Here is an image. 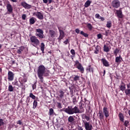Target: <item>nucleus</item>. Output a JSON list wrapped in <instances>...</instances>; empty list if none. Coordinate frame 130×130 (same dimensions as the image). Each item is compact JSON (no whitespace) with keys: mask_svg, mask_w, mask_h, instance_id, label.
I'll use <instances>...</instances> for the list:
<instances>
[{"mask_svg":"<svg viewBox=\"0 0 130 130\" xmlns=\"http://www.w3.org/2000/svg\"><path fill=\"white\" fill-rule=\"evenodd\" d=\"M38 77L42 83H43V77H48L49 74L46 73V68L42 64L40 65L37 70Z\"/></svg>","mask_w":130,"mask_h":130,"instance_id":"f257e3e1","label":"nucleus"},{"mask_svg":"<svg viewBox=\"0 0 130 130\" xmlns=\"http://www.w3.org/2000/svg\"><path fill=\"white\" fill-rule=\"evenodd\" d=\"M63 111L68 113V114H77V113H81V111L78 107L75 106L74 108L72 106H68L67 108L63 109Z\"/></svg>","mask_w":130,"mask_h":130,"instance_id":"f03ea898","label":"nucleus"},{"mask_svg":"<svg viewBox=\"0 0 130 130\" xmlns=\"http://www.w3.org/2000/svg\"><path fill=\"white\" fill-rule=\"evenodd\" d=\"M30 42L31 43V45L32 46H34L35 47H36L37 46H38L40 44V41L38 39H37V37L35 36H32L30 37Z\"/></svg>","mask_w":130,"mask_h":130,"instance_id":"7ed1b4c3","label":"nucleus"},{"mask_svg":"<svg viewBox=\"0 0 130 130\" xmlns=\"http://www.w3.org/2000/svg\"><path fill=\"white\" fill-rule=\"evenodd\" d=\"M18 81L21 85V86H22V87H21V89L22 90H23L24 91H25V90L26 89V88L25 87V84H26V82L28 81V78H27L25 76H22L21 77H20L18 79Z\"/></svg>","mask_w":130,"mask_h":130,"instance_id":"20e7f679","label":"nucleus"},{"mask_svg":"<svg viewBox=\"0 0 130 130\" xmlns=\"http://www.w3.org/2000/svg\"><path fill=\"white\" fill-rule=\"evenodd\" d=\"M74 62V67H75L76 69H78L79 72H80L81 74H84L85 70L84 69V67H83L82 64L80 63L79 60H77L75 61Z\"/></svg>","mask_w":130,"mask_h":130,"instance_id":"39448f33","label":"nucleus"},{"mask_svg":"<svg viewBox=\"0 0 130 130\" xmlns=\"http://www.w3.org/2000/svg\"><path fill=\"white\" fill-rule=\"evenodd\" d=\"M36 36H37L40 39H43V38H44V35L43 34L44 32L42 29L40 28L36 29Z\"/></svg>","mask_w":130,"mask_h":130,"instance_id":"423d86ee","label":"nucleus"},{"mask_svg":"<svg viewBox=\"0 0 130 130\" xmlns=\"http://www.w3.org/2000/svg\"><path fill=\"white\" fill-rule=\"evenodd\" d=\"M58 30L59 32V37L58 38V40L60 41V40L64 38V32L63 31V30L61 29V27H60L58 26Z\"/></svg>","mask_w":130,"mask_h":130,"instance_id":"0eeeda50","label":"nucleus"},{"mask_svg":"<svg viewBox=\"0 0 130 130\" xmlns=\"http://www.w3.org/2000/svg\"><path fill=\"white\" fill-rule=\"evenodd\" d=\"M32 16H36L39 20H43L44 19V16H43V13L40 12H35L32 14Z\"/></svg>","mask_w":130,"mask_h":130,"instance_id":"6e6552de","label":"nucleus"},{"mask_svg":"<svg viewBox=\"0 0 130 130\" xmlns=\"http://www.w3.org/2000/svg\"><path fill=\"white\" fill-rule=\"evenodd\" d=\"M112 7L114 9H117L120 7V2L118 0H114L112 2Z\"/></svg>","mask_w":130,"mask_h":130,"instance_id":"1a4fd4ad","label":"nucleus"},{"mask_svg":"<svg viewBox=\"0 0 130 130\" xmlns=\"http://www.w3.org/2000/svg\"><path fill=\"white\" fill-rule=\"evenodd\" d=\"M84 127L86 130L93 129V126L89 122L85 121L84 122Z\"/></svg>","mask_w":130,"mask_h":130,"instance_id":"9d476101","label":"nucleus"},{"mask_svg":"<svg viewBox=\"0 0 130 130\" xmlns=\"http://www.w3.org/2000/svg\"><path fill=\"white\" fill-rule=\"evenodd\" d=\"M74 117H76L75 116H70L68 117V122L71 123L72 125H75L76 124V121H75Z\"/></svg>","mask_w":130,"mask_h":130,"instance_id":"9b49d317","label":"nucleus"},{"mask_svg":"<svg viewBox=\"0 0 130 130\" xmlns=\"http://www.w3.org/2000/svg\"><path fill=\"white\" fill-rule=\"evenodd\" d=\"M14 77H15V74L12 71H9L8 73V80L9 81H13Z\"/></svg>","mask_w":130,"mask_h":130,"instance_id":"f8f14e48","label":"nucleus"},{"mask_svg":"<svg viewBox=\"0 0 130 130\" xmlns=\"http://www.w3.org/2000/svg\"><path fill=\"white\" fill-rule=\"evenodd\" d=\"M21 6L24 8V9H31L32 8V6L27 4L25 2H21Z\"/></svg>","mask_w":130,"mask_h":130,"instance_id":"ddd939ff","label":"nucleus"},{"mask_svg":"<svg viewBox=\"0 0 130 130\" xmlns=\"http://www.w3.org/2000/svg\"><path fill=\"white\" fill-rule=\"evenodd\" d=\"M116 14H117V17H118V18L119 19H122V18H123V14H122L121 9L116 10Z\"/></svg>","mask_w":130,"mask_h":130,"instance_id":"4468645a","label":"nucleus"},{"mask_svg":"<svg viewBox=\"0 0 130 130\" xmlns=\"http://www.w3.org/2000/svg\"><path fill=\"white\" fill-rule=\"evenodd\" d=\"M101 60L104 67H106L107 68H108V67H109V62H108V61H107V60H106L105 58H103Z\"/></svg>","mask_w":130,"mask_h":130,"instance_id":"2eb2a0df","label":"nucleus"},{"mask_svg":"<svg viewBox=\"0 0 130 130\" xmlns=\"http://www.w3.org/2000/svg\"><path fill=\"white\" fill-rule=\"evenodd\" d=\"M6 8L9 14H12L13 13V7L10 3L7 4Z\"/></svg>","mask_w":130,"mask_h":130,"instance_id":"dca6fc26","label":"nucleus"},{"mask_svg":"<svg viewBox=\"0 0 130 130\" xmlns=\"http://www.w3.org/2000/svg\"><path fill=\"white\" fill-rule=\"evenodd\" d=\"M103 113L105 115V116L107 118L108 116H109V111L108 110V109L106 107H104L103 109Z\"/></svg>","mask_w":130,"mask_h":130,"instance_id":"f3484780","label":"nucleus"},{"mask_svg":"<svg viewBox=\"0 0 130 130\" xmlns=\"http://www.w3.org/2000/svg\"><path fill=\"white\" fill-rule=\"evenodd\" d=\"M64 91L62 89H60L58 91V96H59V98L62 99L64 97Z\"/></svg>","mask_w":130,"mask_h":130,"instance_id":"a211bd4d","label":"nucleus"},{"mask_svg":"<svg viewBox=\"0 0 130 130\" xmlns=\"http://www.w3.org/2000/svg\"><path fill=\"white\" fill-rule=\"evenodd\" d=\"M24 49H25V47L22 46L19 47V49L17 50V53L18 54H22V52L24 51Z\"/></svg>","mask_w":130,"mask_h":130,"instance_id":"6ab92c4d","label":"nucleus"},{"mask_svg":"<svg viewBox=\"0 0 130 130\" xmlns=\"http://www.w3.org/2000/svg\"><path fill=\"white\" fill-rule=\"evenodd\" d=\"M71 79H73L74 82H77V81H80V76L78 75H72L71 76Z\"/></svg>","mask_w":130,"mask_h":130,"instance_id":"aec40b11","label":"nucleus"},{"mask_svg":"<svg viewBox=\"0 0 130 130\" xmlns=\"http://www.w3.org/2000/svg\"><path fill=\"white\" fill-rule=\"evenodd\" d=\"M120 89L121 90V91H122L123 92V91H125V84L124 83H123V82H121V85L120 86Z\"/></svg>","mask_w":130,"mask_h":130,"instance_id":"412c9836","label":"nucleus"},{"mask_svg":"<svg viewBox=\"0 0 130 130\" xmlns=\"http://www.w3.org/2000/svg\"><path fill=\"white\" fill-rule=\"evenodd\" d=\"M121 60H122V57L120 55L118 57H116L115 58V62L117 63H120L121 62Z\"/></svg>","mask_w":130,"mask_h":130,"instance_id":"4be33fe9","label":"nucleus"},{"mask_svg":"<svg viewBox=\"0 0 130 130\" xmlns=\"http://www.w3.org/2000/svg\"><path fill=\"white\" fill-rule=\"evenodd\" d=\"M80 103V105L79 106V108L80 110H81L82 112H84V111H85V110H84V108H86V105H84L83 103H81V102Z\"/></svg>","mask_w":130,"mask_h":130,"instance_id":"5701e85b","label":"nucleus"},{"mask_svg":"<svg viewBox=\"0 0 130 130\" xmlns=\"http://www.w3.org/2000/svg\"><path fill=\"white\" fill-rule=\"evenodd\" d=\"M98 114L99 115V117L100 120H103V119H104V115L103 114V113L102 112V111H100L99 112Z\"/></svg>","mask_w":130,"mask_h":130,"instance_id":"b1692460","label":"nucleus"},{"mask_svg":"<svg viewBox=\"0 0 130 130\" xmlns=\"http://www.w3.org/2000/svg\"><path fill=\"white\" fill-rule=\"evenodd\" d=\"M49 33L51 38H53L54 37H55V31L54 30H50L49 31Z\"/></svg>","mask_w":130,"mask_h":130,"instance_id":"393cba45","label":"nucleus"},{"mask_svg":"<svg viewBox=\"0 0 130 130\" xmlns=\"http://www.w3.org/2000/svg\"><path fill=\"white\" fill-rule=\"evenodd\" d=\"M118 117H119L120 121H122V122H123V121L124 120V117L123 116V114H122V113H120L118 114Z\"/></svg>","mask_w":130,"mask_h":130,"instance_id":"a878e982","label":"nucleus"},{"mask_svg":"<svg viewBox=\"0 0 130 130\" xmlns=\"http://www.w3.org/2000/svg\"><path fill=\"white\" fill-rule=\"evenodd\" d=\"M12 85H13V86H16V87H18L17 89L20 88V84H19L18 80L16 79L14 81V82H12Z\"/></svg>","mask_w":130,"mask_h":130,"instance_id":"bb28decb","label":"nucleus"},{"mask_svg":"<svg viewBox=\"0 0 130 130\" xmlns=\"http://www.w3.org/2000/svg\"><path fill=\"white\" fill-rule=\"evenodd\" d=\"M70 52L72 55H71V57L72 59H74V57L76 56V52L75 51V50L71 49L70 51Z\"/></svg>","mask_w":130,"mask_h":130,"instance_id":"cd10ccee","label":"nucleus"},{"mask_svg":"<svg viewBox=\"0 0 130 130\" xmlns=\"http://www.w3.org/2000/svg\"><path fill=\"white\" fill-rule=\"evenodd\" d=\"M37 101H38V99L35 100L34 101L33 107H32V108L34 109H35V108H36V107H37V106H38V102H37Z\"/></svg>","mask_w":130,"mask_h":130,"instance_id":"c85d7f7f","label":"nucleus"},{"mask_svg":"<svg viewBox=\"0 0 130 130\" xmlns=\"http://www.w3.org/2000/svg\"><path fill=\"white\" fill-rule=\"evenodd\" d=\"M86 71L89 73H92V74L94 73V71H93V68H92L91 65L88 66V67L86 68Z\"/></svg>","mask_w":130,"mask_h":130,"instance_id":"c756f323","label":"nucleus"},{"mask_svg":"<svg viewBox=\"0 0 130 130\" xmlns=\"http://www.w3.org/2000/svg\"><path fill=\"white\" fill-rule=\"evenodd\" d=\"M91 3H92V2H91L90 0L87 1L84 4L85 8H88V7H90Z\"/></svg>","mask_w":130,"mask_h":130,"instance_id":"7c9ffc66","label":"nucleus"},{"mask_svg":"<svg viewBox=\"0 0 130 130\" xmlns=\"http://www.w3.org/2000/svg\"><path fill=\"white\" fill-rule=\"evenodd\" d=\"M44 48H45V45L44 43H41V50L42 53H44Z\"/></svg>","mask_w":130,"mask_h":130,"instance_id":"2f4dec72","label":"nucleus"},{"mask_svg":"<svg viewBox=\"0 0 130 130\" xmlns=\"http://www.w3.org/2000/svg\"><path fill=\"white\" fill-rule=\"evenodd\" d=\"M35 22H36V21H35V18L34 17H31L29 19V24L30 25H33L34 24H35Z\"/></svg>","mask_w":130,"mask_h":130,"instance_id":"473e14b6","label":"nucleus"},{"mask_svg":"<svg viewBox=\"0 0 130 130\" xmlns=\"http://www.w3.org/2000/svg\"><path fill=\"white\" fill-rule=\"evenodd\" d=\"M29 97L30 98H31V99H33V100H36L38 99V97H36V96H35L32 93H29Z\"/></svg>","mask_w":130,"mask_h":130,"instance_id":"72a5a7b5","label":"nucleus"},{"mask_svg":"<svg viewBox=\"0 0 130 130\" xmlns=\"http://www.w3.org/2000/svg\"><path fill=\"white\" fill-rule=\"evenodd\" d=\"M48 114L50 116H51L53 115V114H54V111L53 110V109L50 108L49 109Z\"/></svg>","mask_w":130,"mask_h":130,"instance_id":"f704fd0d","label":"nucleus"},{"mask_svg":"<svg viewBox=\"0 0 130 130\" xmlns=\"http://www.w3.org/2000/svg\"><path fill=\"white\" fill-rule=\"evenodd\" d=\"M106 26L107 28H110L112 26V23L111 21L109 20L107 22Z\"/></svg>","mask_w":130,"mask_h":130,"instance_id":"c9c22d12","label":"nucleus"},{"mask_svg":"<svg viewBox=\"0 0 130 130\" xmlns=\"http://www.w3.org/2000/svg\"><path fill=\"white\" fill-rule=\"evenodd\" d=\"M104 51L105 52H108L109 51V47L107 46H106V45H105L104 46Z\"/></svg>","mask_w":130,"mask_h":130,"instance_id":"e433bc0d","label":"nucleus"},{"mask_svg":"<svg viewBox=\"0 0 130 130\" xmlns=\"http://www.w3.org/2000/svg\"><path fill=\"white\" fill-rule=\"evenodd\" d=\"M124 92L126 95H127V96H130V89H128V88L126 89Z\"/></svg>","mask_w":130,"mask_h":130,"instance_id":"4c0bfd02","label":"nucleus"},{"mask_svg":"<svg viewBox=\"0 0 130 130\" xmlns=\"http://www.w3.org/2000/svg\"><path fill=\"white\" fill-rule=\"evenodd\" d=\"M80 34L81 35H82V36H84V37H88L89 36V35H88V34L87 33H85L84 31H80Z\"/></svg>","mask_w":130,"mask_h":130,"instance_id":"58836bf2","label":"nucleus"},{"mask_svg":"<svg viewBox=\"0 0 130 130\" xmlns=\"http://www.w3.org/2000/svg\"><path fill=\"white\" fill-rule=\"evenodd\" d=\"M87 27L90 31L92 30V29H93V26H92V24H91V23H88L87 24Z\"/></svg>","mask_w":130,"mask_h":130,"instance_id":"ea45409f","label":"nucleus"},{"mask_svg":"<svg viewBox=\"0 0 130 130\" xmlns=\"http://www.w3.org/2000/svg\"><path fill=\"white\" fill-rule=\"evenodd\" d=\"M8 90L9 92H13V91H14V88L13 87L12 85H10L8 86Z\"/></svg>","mask_w":130,"mask_h":130,"instance_id":"a19ab883","label":"nucleus"},{"mask_svg":"<svg viewBox=\"0 0 130 130\" xmlns=\"http://www.w3.org/2000/svg\"><path fill=\"white\" fill-rule=\"evenodd\" d=\"M118 52H119V50L118 49L116 48V49L114 50V54L115 55V56L117 55V53H118Z\"/></svg>","mask_w":130,"mask_h":130,"instance_id":"79ce46f5","label":"nucleus"},{"mask_svg":"<svg viewBox=\"0 0 130 130\" xmlns=\"http://www.w3.org/2000/svg\"><path fill=\"white\" fill-rule=\"evenodd\" d=\"M129 123V122L128 120H126L125 121V122H124V125L125 126H126V127H127L128 124Z\"/></svg>","mask_w":130,"mask_h":130,"instance_id":"37998d69","label":"nucleus"},{"mask_svg":"<svg viewBox=\"0 0 130 130\" xmlns=\"http://www.w3.org/2000/svg\"><path fill=\"white\" fill-rule=\"evenodd\" d=\"M5 124V122H4V119H0V126H2V125H4Z\"/></svg>","mask_w":130,"mask_h":130,"instance_id":"c03bdc74","label":"nucleus"},{"mask_svg":"<svg viewBox=\"0 0 130 130\" xmlns=\"http://www.w3.org/2000/svg\"><path fill=\"white\" fill-rule=\"evenodd\" d=\"M109 30H105V32L103 34V35L105 36H108V34L109 33Z\"/></svg>","mask_w":130,"mask_h":130,"instance_id":"a18cd8bd","label":"nucleus"},{"mask_svg":"<svg viewBox=\"0 0 130 130\" xmlns=\"http://www.w3.org/2000/svg\"><path fill=\"white\" fill-rule=\"evenodd\" d=\"M84 118L86 119L87 121H89V120H90V117H89V116L85 115L84 116Z\"/></svg>","mask_w":130,"mask_h":130,"instance_id":"49530a36","label":"nucleus"},{"mask_svg":"<svg viewBox=\"0 0 130 130\" xmlns=\"http://www.w3.org/2000/svg\"><path fill=\"white\" fill-rule=\"evenodd\" d=\"M73 103L74 104H75L76 102H77V99L76 98V96H74L73 98Z\"/></svg>","mask_w":130,"mask_h":130,"instance_id":"de8ad7c7","label":"nucleus"},{"mask_svg":"<svg viewBox=\"0 0 130 130\" xmlns=\"http://www.w3.org/2000/svg\"><path fill=\"white\" fill-rule=\"evenodd\" d=\"M87 108H88V111H90V110H91V106L90 105V102H89V103L87 104Z\"/></svg>","mask_w":130,"mask_h":130,"instance_id":"09e8293b","label":"nucleus"},{"mask_svg":"<svg viewBox=\"0 0 130 130\" xmlns=\"http://www.w3.org/2000/svg\"><path fill=\"white\" fill-rule=\"evenodd\" d=\"M97 37H98V39H100L102 38V35H101V34H99L97 35Z\"/></svg>","mask_w":130,"mask_h":130,"instance_id":"8fccbe9b","label":"nucleus"},{"mask_svg":"<svg viewBox=\"0 0 130 130\" xmlns=\"http://www.w3.org/2000/svg\"><path fill=\"white\" fill-rule=\"evenodd\" d=\"M27 17V16H26V14H23L22 15V20H26V18Z\"/></svg>","mask_w":130,"mask_h":130,"instance_id":"3c124183","label":"nucleus"},{"mask_svg":"<svg viewBox=\"0 0 130 130\" xmlns=\"http://www.w3.org/2000/svg\"><path fill=\"white\" fill-rule=\"evenodd\" d=\"M100 15H99V14H96L95 15V17L96 18V19H100Z\"/></svg>","mask_w":130,"mask_h":130,"instance_id":"603ef678","label":"nucleus"},{"mask_svg":"<svg viewBox=\"0 0 130 130\" xmlns=\"http://www.w3.org/2000/svg\"><path fill=\"white\" fill-rule=\"evenodd\" d=\"M17 124H20L21 125L22 124V121L21 120L17 121Z\"/></svg>","mask_w":130,"mask_h":130,"instance_id":"864d4df0","label":"nucleus"},{"mask_svg":"<svg viewBox=\"0 0 130 130\" xmlns=\"http://www.w3.org/2000/svg\"><path fill=\"white\" fill-rule=\"evenodd\" d=\"M75 32L76 33H77V34H79V33H80V29H79V28H76L75 29Z\"/></svg>","mask_w":130,"mask_h":130,"instance_id":"5fc2aeb1","label":"nucleus"},{"mask_svg":"<svg viewBox=\"0 0 130 130\" xmlns=\"http://www.w3.org/2000/svg\"><path fill=\"white\" fill-rule=\"evenodd\" d=\"M98 51H99V49H98L97 48H96L95 51H94V53L95 54H98Z\"/></svg>","mask_w":130,"mask_h":130,"instance_id":"6e6d98bb","label":"nucleus"},{"mask_svg":"<svg viewBox=\"0 0 130 130\" xmlns=\"http://www.w3.org/2000/svg\"><path fill=\"white\" fill-rule=\"evenodd\" d=\"M63 43L66 45L68 44V43H69V39H67L66 40L63 42Z\"/></svg>","mask_w":130,"mask_h":130,"instance_id":"4d7b16f0","label":"nucleus"},{"mask_svg":"<svg viewBox=\"0 0 130 130\" xmlns=\"http://www.w3.org/2000/svg\"><path fill=\"white\" fill-rule=\"evenodd\" d=\"M57 105L59 108H62L61 104H60V103H57Z\"/></svg>","mask_w":130,"mask_h":130,"instance_id":"13d9d810","label":"nucleus"},{"mask_svg":"<svg viewBox=\"0 0 130 130\" xmlns=\"http://www.w3.org/2000/svg\"><path fill=\"white\" fill-rule=\"evenodd\" d=\"M32 90H34L36 88V84H34L32 86Z\"/></svg>","mask_w":130,"mask_h":130,"instance_id":"bf43d9fd","label":"nucleus"},{"mask_svg":"<svg viewBox=\"0 0 130 130\" xmlns=\"http://www.w3.org/2000/svg\"><path fill=\"white\" fill-rule=\"evenodd\" d=\"M78 130H83V127H82V126H79L78 127Z\"/></svg>","mask_w":130,"mask_h":130,"instance_id":"052dcab7","label":"nucleus"},{"mask_svg":"<svg viewBox=\"0 0 130 130\" xmlns=\"http://www.w3.org/2000/svg\"><path fill=\"white\" fill-rule=\"evenodd\" d=\"M100 20H101V21H104V20H105V19L104 18V17H102L101 16H100Z\"/></svg>","mask_w":130,"mask_h":130,"instance_id":"680f3d73","label":"nucleus"},{"mask_svg":"<svg viewBox=\"0 0 130 130\" xmlns=\"http://www.w3.org/2000/svg\"><path fill=\"white\" fill-rule=\"evenodd\" d=\"M44 4H47L48 3V0H43Z\"/></svg>","mask_w":130,"mask_h":130,"instance_id":"e2e57ef3","label":"nucleus"},{"mask_svg":"<svg viewBox=\"0 0 130 130\" xmlns=\"http://www.w3.org/2000/svg\"><path fill=\"white\" fill-rule=\"evenodd\" d=\"M82 101V102L84 103H83V104H84V105H85V108H86V106H87V102H84V101Z\"/></svg>","mask_w":130,"mask_h":130,"instance_id":"0e129e2a","label":"nucleus"},{"mask_svg":"<svg viewBox=\"0 0 130 130\" xmlns=\"http://www.w3.org/2000/svg\"><path fill=\"white\" fill-rule=\"evenodd\" d=\"M127 89H130V82L127 84Z\"/></svg>","mask_w":130,"mask_h":130,"instance_id":"69168bd1","label":"nucleus"},{"mask_svg":"<svg viewBox=\"0 0 130 130\" xmlns=\"http://www.w3.org/2000/svg\"><path fill=\"white\" fill-rule=\"evenodd\" d=\"M16 63V62L15 61V60H12L11 61V64H15Z\"/></svg>","mask_w":130,"mask_h":130,"instance_id":"338daca9","label":"nucleus"},{"mask_svg":"<svg viewBox=\"0 0 130 130\" xmlns=\"http://www.w3.org/2000/svg\"><path fill=\"white\" fill-rule=\"evenodd\" d=\"M48 2L49 4H51V3H52V0H48Z\"/></svg>","mask_w":130,"mask_h":130,"instance_id":"774afa93","label":"nucleus"}]
</instances>
